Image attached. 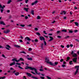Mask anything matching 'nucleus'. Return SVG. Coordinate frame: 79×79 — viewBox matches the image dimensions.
I'll return each instance as SVG.
<instances>
[{"mask_svg": "<svg viewBox=\"0 0 79 79\" xmlns=\"http://www.w3.org/2000/svg\"><path fill=\"white\" fill-rule=\"evenodd\" d=\"M10 32V31L7 30L6 31H4V32L6 34H8V33H9V32Z\"/></svg>", "mask_w": 79, "mask_h": 79, "instance_id": "12", "label": "nucleus"}, {"mask_svg": "<svg viewBox=\"0 0 79 79\" xmlns=\"http://www.w3.org/2000/svg\"><path fill=\"white\" fill-rule=\"evenodd\" d=\"M74 21V20H70V22L71 23H73V21Z\"/></svg>", "mask_w": 79, "mask_h": 79, "instance_id": "47", "label": "nucleus"}, {"mask_svg": "<svg viewBox=\"0 0 79 79\" xmlns=\"http://www.w3.org/2000/svg\"><path fill=\"white\" fill-rule=\"evenodd\" d=\"M40 19V17L39 16H37V19Z\"/></svg>", "mask_w": 79, "mask_h": 79, "instance_id": "33", "label": "nucleus"}, {"mask_svg": "<svg viewBox=\"0 0 79 79\" xmlns=\"http://www.w3.org/2000/svg\"><path fill=\"white\" fill-rule=\"evenodd\" d=\"M47 63H48V64H49L50 65H52V66H55V65H57L58 64V62H56L54 63V64L52 63V62H51L49 61V60L48 59V58H46L45 59Z\"/></svg>", "mask_w": 79, "mask_h": 79, "instance_id": "2", "label": "nucleus"}, {"mask_svg": "<svg viewBox=\"0 0 79 79\" xmlns=\"http://www.w3.org/2000/svg\"><path fill=\"white\" fill-rule=\"evenodd\" d=\"M23 79H26V76H24L23 77Z\"/></svg>", "mask_w": 79, "mask_h": 79, "instance_id": "62", "label": "nucleus"}, {"mask_svg": "<svg viewBox=\"0 0 79 79\" xmlns=\"http://www.w3.org/2000/svg\"><path fill=\"white\" fill-rule=\"evenodd\" d=\"M60 31H57V34H59V33H60Z\"/></svg>", "mask_w": 79, "mask_h": 79, "instance_id": "59", "label": "nucleus"}, {"mask_svg": "<svg viewBox=\"0 0 79 79\" xmlns=\"http://www.w3.org/2000/svg\"><path fill=\"white\" fill-rule=\"evenodd\" d=\"M25 69H31V70H34L36 74H38V75H40V73L39 72L38 73V72L37 71V69H35V68L31 67H29V66H27L25 68Z\"/></svg>", "mask_w": 79, "mask_h": 79, "instance_id": "1", "label": "nucleus"}, {"mask_svg": "<svg viewBox=\"0 0 79 79\" xmlns=\"http://www.w3.org/2000/svg\"><path fill=\"white\" fill-rule=\"evenodd\" d=\"M70 46L71 47H73V45L72 44H70Z\"/></svg>", "mask_w": 79, "mask_h": 79, "instance_id": "46", "label": "nucleus"}, {"mask_svg": "<svg viewBox=\"0 0 79 79\" xmlns=\"http://www.w3.org/2000/svg\"><path fill=\"white\" fill-rule=\"evenodd\" d=\"M5 78H6V77L4 76L3 77H0V79H5Z\"/></svg>", "mask_w": 79, "mask_h": 79, "instance_id": "23", "label": "nucleus"}, {"mask_svg": "<svg viewBox=\"0 0 79 79\" xmlns=\"http://www.w3.org/2000/svg\"><path fill=\"white\" fill-rule=\"evenodd\" d=\"M23 10L26 12H28V10H29V8H24Z\"/></svg>", "mask_w": 79, "mask_h": 79, "instance_id": "8", "label": "nucleus"}, {"mask_svg": "<svg viewBox=\"0 0 79 79\" xmlns=\"http://www.w3.org/2000/svg\"><path fill=\"white\" fill-rule=\"evenodd\" d=\"M35 42H38V40H37V39H36L35 40Z\"/></svg>", "mask_w": 79, "mask_h": 79, "instance_id": "56", "label": "nucleus"}, {"mask_svg": "<svg viewBox=\"0 0 79 79\" xmlns=\"http://www.w3.org/2000/svg\"><path fill=\"white\" fill-rule=\"evenodd\" d=\"M40 78L41 79H45V77H40Z\"/></svg>", "mask_w": 79, "mask_h": 79, "instance_id": "34", "label": "nucleus"}, {"mask_svg": "<svg viewBox=\"0 0 79 79\" xmlns=\"http://www.w3.org/2000/svg\"><path fill=\"white\" fill-rule=\"evenodd\" d=\"M28 2H29V0H25V3H27Z\"/></svg>", "mask_w": 79, "mask_h": 79, "instance_id": "42", "label": "nucleus"}, {"mask_svg": "<svg viewBox=\"0 0 79 79\" xmlns=\"http://www.w3.org/2000/svg\"><path fill=\"white\" fill-rule=\"evenodd\" d=\"M31 73H32V74H35V73H34V72H32V71H31Z\"/></svg>", "mask_w": 79, "mask_h": 79, "instance_id": "44", "label": "nucleus"}, {"mask_svg": "<svg viewBox=\"0 0 79 79\" xmlns=\"http://www.w3.org/2000/svg\"><path fill=\"white\" fill-rule=\"evenodd\" d=\"M15 64H16V63L14 61L13 63L10 64V66H13V65H15Z\"/></svg>", "mask_w": 79, "mask_h": 79, "instance_id": "13", "label": "nucleus"}, {"mask_svg": "<svg viewBox=\"0 0 79 79\" xmlns=\"http://www.w3.org/2000/svg\"><path fill=\"white\" fill-rule=\"evenodd\" d=\"M67 48H69V44L67 45Z\"/></svg>", "mask_w": 79, "mask_h": 79, "instance_id": "60", "label": "nucleus"}, {"mask_svg": "<svg viewBox=\"0 0 79 79\" xmlns=\"http://www.w3.org/2000/svg\"><path fill=\"white\" fill-rule=\"evenodd\" d=\"M72 55L73 57H76L77 56V54L75 53H74Z\"/></svg>", "mask_w": 79, "mask_h": 79, "instance_id": "16", "label": "nucleus"}, {"mask_svg": "<svg viewBox=\"0 0 79 79\" xmlns=\"http://www.w3.org/2000/svg\"><path fill=\"white\" fill-rule=\"evenodd\" d=\"M69 64H73V61H70L69 62Z\"/></svg>", "mask_w": 79, "mask_h": 79, "instance_id": "32", "label": "nucleus"}, {"mask_svg": "<svg viewBox=\"0 0 79 79\" xmlns=\"http://www.w3.org/2000/svg\"><path fill=\"white\" fill-rule=\"evenodd\" d=\"M18 67L20 69H23L22 67H21L20 66H19Z\"/></svg>", "mask_w": 79, "mask_h": 79, "instance_id": "36", "label": "nucleus"}, {"mask_svg": "<svg viewBox=\"0 0 79 79\" xmlns=\"http://www.w3.org/2000/svg\"><path fill=\"white\" fill-rule=\"evenodd\" d=\"M32 78H33V79H38V78H37L36 77H35L33 76H31Z\"/></svg>", "mask_w": 79, "mask_h": 79, "instance_id": "20", "label": "nucleus"}, {"mask_svg": "<svg viewBox=\"0 0 79 79\" xmlns=\"http://www.w3.org/2000/svg\"><path fill=\"white\" fill-rule=\"evenodd\" d=\"M20 26H21V27H24V26H25V25H23V24H21L20 25Z\"/></svg>", "mask_w": 79, "mask_h": 79, "instance_id": "35", "label": "nucleus"}, {"mask_svg": "<svg viewBox=\"0 0 79 79\" xmlns=\"http://www.w3.org/2000/svg\"><path fill=\"white\" fill-rule=\"evenodd\" d=\"M15 47H17V48H21L20 46L17 45H15Z\"/></svg>", "mask_w": 79, "mask_h": 79, "instance_id": "19", "label": "nucleus"}, {"mask_svg": "<svg viewBox=\"0 0 79 79\" xmlns=\"http://www.w3.org/2000/svg\"><path fill=\"white\" fill-rule=\"evenodd\" d=\"M49 37L50 38V39L48 40L49 42H50V41H52V40H53V38L52 37L49 36Z\"/></svg>", "mask_w": 79, "mask_h": 79, "instance_id": "14", "label": "nucleus"}, {"mask_svg": "<svg viewBox=\"0 0 79 79\" xmlns=\"http://www.w3.org/2000/svg\"><path fill=\"white\" fill-rule=\"evenodd\" d=\"M37 2H38L37 1H35L34 2H33L31 4V5H35V4H36V3H37Z\"/></svg>", "mask_w": 79, "mask_h": 79, "instance_id": "11", "label": "nucleus"}, {"mask_svg": "<svg viewBox=\"0 0 79 79\" xmlns=\"http://www.w3.org/2000/svg\"><path fill=\"white\" fill-rule=\"evenodd\" d=\"M20 53H24V54L26 53V52H24V51L20 52Z\"/></svg>", "mask_w": 79, "mask_h": 79, "instance_id": "27", "label": "nucleus"}, {"mask_svg": "<svg viewBox=\"0 0 79 79\" xmlns=\"http://www.w3.org/2000/svg\"><path fill=\"white\" fill-rule=\"evenodd\" d=\"M25 41H27V40L28 41H30L31 39H30L29 37H27L25 38Z\"/></svg>", "mask_w": 79, "mask_h": 79, "instance_id": "5", "label": "nucleus"}, {"mask_svg": "<svg viewBox=\"0 0 79 79\" xmlns=\"http://www.w3.org/2000/svg\"><path fill=\"white\" fill-rule=\"evenodd\" d=\"M11 48L10 47V46L9 45H6V49L8 50H10V48Z\"/></svg>", "mask_w": 79, "mask_h": 79, "instance_id": "7", "label": "nucleus"}, {"mask_svg": "<svg viewBox=\"0 0 79 79\" xmlns=\"http://www.w3.org/2000/svg\"><path fill=\"white\" fill-rule=\"evenodd\" d=\"M16 64H18V65H21V64L18 63H16Z\"/></svg>", "mask_w": 79, "mask_h": 79, "instance_id": "40", "label": "nucleus"}, {"mask_svg": "<svg viewBox=\"0 0 79 79\" xmlns=\"http://www.w3.org/2000/svg\"><path fill=\"white\" fill-rule=\"evenodd\" d=\"M47 77L48 79H51V78L50 77H48V76H47Z\"/></svg>", "mask_w": 79, "mask_h": 79, "instance_id": "45", "label": "nucleus"}, {"mask_svg": "<svg viewBox=\"0 0 79 79\" xmlns=\"http://www.w3.org/2000/svg\"><path fill=\"white\" fill-rule=\"evenodd\" d=\"M77 57H76L75 58H74L73 59V62H74L75 63H76L77 60Z\"/></svg>", "mask_w": 79, "mask_h": 79, "instance_id": "10", "label": "nucleus"}, {"mask_svg": "<svg viewBox=\"0 0 79 79\" xmlns=\"http://www.w3.org/2000/svg\"><path fill=\"white\" fill-rule=\"evenodd\" d=\"M40 40H45V38L42 36L40 37Z\"/></svg>", "mask_w": 79, "mask_h": 79, "instance_id": "9", "label": "nucleus"}, {"mask_svg": "<svg viewBox=\"0 0 79 79\" xmlns=\"http://www.w3.org/2000/svg\"><path fill=\"white\" fill-rule=\"evenodd\" d=\"M36 35H40V33L38 32H36Z\"/></svg>", "mask_w": 79, "mask_h": 79, "instance_id": "28", "label": "nucleus"}, {"mask_svg": "<svg viewBox=\"0 0 79 79\" xmlns=\"http://www.w3.org/2000/svg\"><path fill=\"white\" fill-rule=\"evenodd\" d=\"M69 60V57H68L67 58V61H68Z\"/></svg>", "mask_w": 79, "mask_h": 79, "instance_id": "37", "label": "nucleus"}, {"mask_svg": "<svg viewBox=\"0 0 79 79\" xmlns=\"http://www.w3.org/2000/svg\"><path fill=\"white\" fill-rule=\"evenodd\" d=\"M66 31H67L66 30H62V32H66Z\"/></svg>", "mask_w": 79, "mask_h": 79, "instance_id": "31", "label": "nucleus"}, {"mask_svg": "<svg viewBox=\"0 0 79 79\" xmlns=\"http://www.w3.org/2000/svg\"><path fill=\"white\" fill-rule=\"evenodd\" d=\"M35 31H38V29L37 28H35Z\"/></svg>", "mask_w": 79, "mask_h": 79, "instance_id": "51", "label": "nucleus"}, {"mask_svg": "<svg viewBox=\"0 0 79 79\" xmlns=\"http://www.w3.org/2000/svg\"><path fill=\"white\" fill-rule=\"evenodd\" d=\"M41 74L42 76H45V74Z\"/></svg>", "mask_w": 79, "mask_h": 79, "instance_id": "50", "label": "nucleus"}, {"mask_svg": "<svg viewBox=\"0 0 79 79\" xmlns=\"http://www.w3.org/2000/svg\"><path fill=\"white\" fill-rule=\"evenodd\" d=\"M74 53V52H73V51H72V52H71V54H72V55H73V54H73Z\"/></svg>", "mask_w": 79, "mask_h": 79, "instance_id": "52", "label": "nucleus"}, {"mask_svg": "<svg viewBox=\"0 0 79 79\" xmlns=\"http://www.w3.org/2000/svg\"><path fill=\"white\" fill-rule=\"evenodd\" d=\"M62 66L63 68H64V67H65L66 66V65L64 64L62 65Z\"/></svg>", "mask_w": 79, "mask_h": 79, "instance_id": "41", "label": "nucleus"}, {"mask_svg": "<svg viewBox=\"0 0 79 79\" xmlns=\"http://www.w3.org/2000/svg\"><path fill=\"white\" fill-rule=\"evenodd\" d=\"M32 50V48H29L28 49V51H31V50Z\"/></svg>", "mask_w": 79, "mask_h": 79, "instance_id": "39", "label": "nucleus"}, {"mask_svg": "<svg viewBox=\"0 0 79 79\" xmlns=\"http://www.w3.org/2000/svg\"><path fill=\"white\" fill-rule=\"evenodd\" d=\"M12 61H16V62H19V60H17L16 59L14 58L12 59Z\"/></svg>", "mask_w": 79, "mask_h": 79, "instance_id": "6", "label": "nucleus"}, {"mask_svg": "<svg viewBox=\"0 0 79 79\" xmlns=\"http://www.w3.org/2000/svg\"><path fill=\"white\" fill-rule=\"evenodd\" d=\"M5 7V6H2V5L0 4V8H2L0 9L1 11V13H3V9H4V8Z\"/></svg>", "mask_w": 79, "mask_h": 79, "instance_id": "4", "label": "nucleus"}, {"mask_svg": "<svg viewBox=\"0 0 79 79\" xmlns=\"http://www.w3.org/2000/svg\"><path fill=\"white\" fill-rule=\"evenodd\" d=\"M0 24H2L3 25H5V24L4 23V22L3 21L0 22Z\"/></svg>", "mask_w": 79, "mask_h": 79, "instance_id": "18", "label": "nucleus"}, {"mask_svg": "<svg viewBox=\"0 0 79 79\" xmlns=\"http://www.w3.org/2000/svg\"><path fill=\"white\" fill-rule=\"evenodd\" d=\"M10 69V70H14V69H13V68L12 67H11Z\"/></svg>", "mask_w": 79, "mask_h": 79, "instance_id": "48", "label": "nucleus"}, {"mask_svg": "<svg viewBox=\"0 0 79 79\" xmlns=\"http://www.w3.org/2000/svg\"><path fill=\"white\" fill-rule=\"evenodd\" d=\"M19 42H23L22 40H19Z\"/></svg>", "mask_w": 79, "mask_h": 79, "instance_id": "49", "label": "nucleus"}, {"mask_svg": "<svg viewBox=\"0 0 79 79\" xmlns=\"http://www.w3.org/2000/svg\"><path fill=\"white\" fill-rule=\"evenodd\" d=\"M44 45H47V43H46V42L44 41Z\"/></svg>", "mask_w": 79, "mask_h": 79, "instance_id": "38", "label": "nucleus"}, {"mask_svg": "<svg viewBox=\"0 0 79 79\" xmlns=\"http://www.w3.org/2000/svg\"><path fill=\"white\" fill-rule=\"evenodd\" d=\"M27 74V76H29V77H31V76H32V74H31V73H26Z\"/></svg>", "mask_w": 79, "mask_h": 79, "instance_id": "17", "label": "nucleus"}, {"mask_svg": "<svg viewBox=\"0 0 79 79\" xmlns=\"http://www.w3.org/2000/svg\"><path fill=\"white\" fill-rule=\"evenodd\" d=\"M75 24L77 26H79V24L77 22H75Z\"/></svg>", "mask_w": 79, "mask_h": 79, "instance_id": "21", "label": "nucleus"}, {"mask_svg": "<svg viewBox=\"0 0 79 79\" xmlns=\"http://www.w3.org/2000/svg\"><path fill=\"white\" fill-rule=\"evenodd\" d=\"M74 32H77V30H75Z\"/></svg>", "mask_w": 79, "mask_h": 79, "instance_id": "63", "label": "nucleus"}, {"mask_svg": "<svg viewBox=\"0 0 79 79\" xmlns=\"http://www.w3.org/2000/svg\"><path fill=\"white\" fill-rule=\"evenodd\" d=\"M75 69H77V70L75 72L74 74V75H76V74H77V73H78V70H79V66H75Z\"/></svg>", "mask_w": 79, "mask_h": 79, "instance_id": "3", "label": "nucleus"}, {"mask_svg": "<svg viewBox=\"0 0 79 79\" xmlns=\"http://www.w3.org/2000/svg\"><path fill=\"white\" fill-rule=\"evenodd\" d=\"M27 60H32V59L31 58H27Z\"/></svg>", "mask_w": 79, "mask_h": 79, "instance_id": "29", "label": "nucleus"}, {"mask_svg": "<svg viewBox=\"0 0 79 79\" xmlns=\"http://www.w3.org/2000/svg\"><path fill=\"white\" fill-rule=\"evenodd\" d=\"M15 76H18V75H19V73L17 72V73H15Z\"/></svg>", "mask_w": 79, "mask_h": 79, "instance_id": "22", "label": "nucleus"}, {"mask_svg": "<svg viewBox=\"0 0 79 79\" xmlns=\"http://www.w3.org/2000/svg\"><path fill=\"white\" fill-rule=\"evenodd\" d=\"M19 60V61L21 60V61H23L24 60V59L22 58H20L19 60Z\"/></svg>", "mask_w": 79, "mask_h": 79, "instance_id": "26", "label": "nucleus"}, {"mask_svg": "<svg viewBox=\"0 0 79 79\" xmlns=\"http://www.w3.org/2000/svg\"><path fill=\"white\" fill-rule=\"evenodd\" d=\"M69 33H73V31L70 30Z\"/></svg>", "mask_w": 79, "mask_h": 79, "instance_id": "57", "label": "nucleus"}, {"mask_svg": "<svg viewBox=\"0 0 79 79\" xmlns=\"http://www.w3.org/2000/svg\"><path fill=\"white\" fill-rule=\"evenodd\" d=\"M31 14H32L33 15H34V11L33 10H31Z\"/></svg>", "mask_w": 79, "mask_h": 79, "instance_id": "25", "label": "nucleus"}, {"mask_svg": "<svg viewBox=\"0 0 79 79\" xmlns=\"http://www.w3.org/2000/svg\"><path fill=\"white\" fill-rule=\"evenodd\" d=\"M10 11L9 10H7V13H10Z\"/></svg>", "mask_w": 79, "mask_h": 79, "instance_id": "64", "label": "nucleus"}, {"mask_svg": "<svg viewBox=\"0 0 79 79\" xmlns=\"http://www.w3.org/2000/svg\"><path fill=\"white\" fill-rule=\"evenodd\" d=\"M60 15H65L66 14V12L63 11L61 12V13H60Z\"/></svg>", "mask_w": 79, "mask_h": 79, "instance_id": "15", "label": "nucleus"}, {"mask_svg": "<svg viewBox=\"0 0 79 79\" xmlns=\"http://www.w3.org/2000/svg\"><path fill=\"white\" fill-rule=\"evenodd\" d=\"M2 57H4V58H6V57H5V55H4V54H2Z\"/></svg>", "mask_w": 79, "mask_h": 79, "instance_id": "30", "label": "nucleus"}, {"mask_svg": "<svg viewBox=\"0 0 79 79\" xmlns=\"http://www.w3.org/2000/svg\"><path fill=\"white\" fill-rule=\"evenodd\" d=\"M11 0H9L7 2V4H10V3H11Z\"/></svg>", "mask_w": 79, "mask_h": 79, "instance_id": "24", "label": "nucleus"}, {"mask_svg": "<svg viewBox=\"0 0 79 79\" xmlns=\"http://www.w3.org/2000/svg\"><path fill=\"white\" fill-rule=\"evenodd\" d=\"M61 46L62 48H64V46L63 45H61Z\"/></svg>", "mask_w": 79, "mask_h": 79, "instance_id": "55", "label": "nucleus"}, {"mask_svg": "<svg viewBox=\"0 0 79 79\" xmlns=\"http://www.w3.org/2000/svg\"><path fill=\"white\" fill-rule=\"evenodd\" d=\"M63 61V59H61L60 60V62H62Z\"/></svg>", "mask_w": 79, "mask_h": 79, "instance_id": "54", "label": "nucleus"}, {"mask_svg": "<svg viewBox=\"0 0 79 79\" xmlns=\"http://www.w3.org/2000/svg\"><path fill=\"white\" fill-rule=\"evenodd\" d=\"M25 19H28V17L27 16H25Z\"/></svg>", "mask_w": 79, "mask_h": 79, "instance_id": "61", "label": "nucleus"}, {"mask_svg": "<svg viewBox=\"0 0 79 79\" xmlns=\"http://www.w3.org/2000/svg\"><path fill=\"white\" fill-rule=\"evenodd\" d=\"M3 48V47L2 46H0V48Z\"/></svg>", "mask_w": 79, "mask_h": 79, "instance_id": "53", "label": "nucleus"}, {"mask_svg": "<svg viewBox=\"0 0 79 79\" xmlns=\"http://www.w3.org/2000/svg\"><path fill=\"white\" fill-rule=\"evenodd\" d=\"M43 33H44V34H47V33H46V31H44Z\"/></svg>", "mask_w": 79, "mask_h": 79, "instance_id": "43", "label": "nucleus"}, {"mask_svg": "<svg viewBox=\"0 0 79 79\" xmlns=\"http://www.w3.org/2000/svg\"><path fill=\"white\" fill-rule=\"evenodd\" d=\"M16 72V70L12 72V73H15Z\"/></svg>", "mask_w": 79, "mask_h": 79, "instance_id": "58", "label": "nucleus"}]
</instances>
